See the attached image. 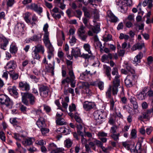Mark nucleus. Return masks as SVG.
Returning <instances> with one entry per match:
<instances>
[{"label":"nucleus","instance_id":"nucleus-51","mask_svg":"<svg viewBox=\"0 0 153 153\" xmlns=\"http://www.w3.org/2000/svg\"><path fill=\"white\" fill-rule=\"evenodd\" d=\"M40 128L42 134L44 135L48 133L49 131V129L46 128L45 127H43Z\"/></svg>","mask_w":153,"mask_h":153},{"label":"nucleus","instance_id":"nucleus-49","mask_svg":"<svg viewBox=\"0 0 153 153\" xmlns=\"http://www.w3.org/2000/svg\"><path fill=\"white\" fill-rule=\"evenodd\" d=\"M130 38L129 36L123 33H120L119 38L120 39H124L125 40H127Z\"/></svg>","mask_w":153,"mask_h":153},{"label":"nucleus","instance_id":"nucleus-45","mask_svg":"<svg viewBox=\"0 0 153 153\" xmlns=\"http://www.w3.org/2000/svg\"><path fill=\"white\" fill-rule=\"evenodd\" d=\"M70 40L69 41V43L71 46H73L76 43V39L75 37L73 36H72L71 37V36L69 37Z\"/></svg>","mask_w":153,"mask_h":153},{"label":"nucleus","instance_id":"nucleus-1","mask_svg":"<svg viewBox=\"0 0 153 153\" xmlns=\"http://www.w3.org/2000/svg\"><path fill=\"white\" fill-rule=\"evenodd\" d=\"M118 70L116 68H114L112 71V74L113 75H116L115 77L113 80V92L114 94H116L117 91V87L120 86V80L119 78L120 75L118 74Z\"/></svg>","mask_w":153,"mask_h":153},{"label":"nucleus","instance_id":"nucleus-19","mask_svg":"<svg viewBox=\"0 0 153 153\" xmlns=\"http://www.w3.org/2000/svg\"><path fill=\"white\" fill-rule=\"evenodd\" d=\"M5 99L4 101V103H2V104L5 105L7 107L9 108H12L13 104V101L10 100L7 96H6Z\"/></svg>","mask_w":153,"mask_h":153},{"label":"nucleus","instance_id":"nucleus-3","mask_svg":"<svg viewBox=\"0 0 153 153\" xmlns=\"http://www.w3.org/2000/svg\"><path fill=\"white\" fill-rule=\"evenodd\" d=\"M132 4V0H118L116 3L117 5L120 8V11L123 13H126L127 9L128 6H130Z\"/></svg>","mask_w":153,"mask_h":153},{"label":"nucleus","instance_id":"nucleus-39","mask_svg":"<svg viewBox=\"0 0 153 153\" xmlns=\"http://www.w3.org/2000/svg\"><path fill=\"white\" fill-rule=\"evenodd\" d=\"M152 0H145L143 1V5L144 7H145L148 4V7L151 8L152 6Z\"/></svg>","mask_w":153,"mask_h":153},{"label":"nucleus","instance_id":"nucleus-40","mask_svg":"<svg viewBox=\"0 0 153 153\" xmlns=\"http://www.w3.org/2000/svg\"><path fill=\"white\" fill-rule=\"evenodd\" d=\"M10 123L12 124L14 126H16L17 127H19L18 126L19 124V123L17 120V118H11L10 120Z\"/></svg>","mask_w":153,"mask_h":153},{"label":"nucleus","instance_id":"nucleus-32","mask_svg":"<svg viewBox=\"0 0 153 153\" xmlns=\"http://www.w3.org/2000/svg\"><path fill=\"white\" fill-rule=\"evenodd\" d=\"M113 85L112 86H110L109 88H108V89L107 91V92H106V96L107 97L109 98H111V90H112V93L114 95H115L117 94V92H118V87H117V94H113Z\"/></svg>","mask_w":153,"mask_h":153},{"label":"nucleus","instance_id":"nucleus-35","mask_svg":"<svg viewBox=\"0 0 153 153\" xmlns=\"http://www.w3.org/2000/svg\"><path fill=\"white\" fill-rule=\"evenodd\" d=\"M105 74L106 75L108 78L109 80H111V76L110 72L111 70V68L109 66L105 65Z\"/></svg>","mask_w":153,"mask_h":153},{"label":"nucleus","instance_id":"nucleus-62","mask_svg":"<svg viewBox=\"0 0 153 153\" xmlns=\"http://www.w3.org/2000/svg\"><path fill=\"white\" fill-rule=\"evenodd\" d=\"M38 6L35 3H33L30 4L29 6V7L31 9L33 10H36V8Z\"/></svg>","mask_w":153,"mask_h":153},{"label":"nucleus","instance_id":"nucleus-48","mask_svg":"<svg viewBox=\"0 0 153 153\" xmlns=\"http://www.w3.org/2000/svg\"><path fill=\"white\" fill-rule=\"evenodd\" d=\"M24 25L21 23H18L16 26V28L19 31L21 32L23 30Z\"/></svg>","mask_w":153,"mask_h":153},{"label":"nucleus","instance_id":"nucleus-36","mask_svg":"<svg viewBox=\"0 0 153 153\" xmlns=\"http://www.w3.org/2000/svg\"><path fill=\"white\" fill-rule=\"evenodd\" d=\"M8 90L9 92L11 94L12 93L13 94L15 95H17L18 94L17 89L16 86H14L12 87H9L8 88Z\"/></svg>","mask_w":153,"mask_h":153},{"label":"nucleus","instance_id":"nucleus-46","mask_svg":"<svg viewBox=\"0 0 153 153\" xmlns=\"http://www.w3.org/2000/svg\"><path fill=\"white\" fill-rule=\"evenodd\" d=\"M16 144L18 147V148L16 149V151H19L20 153H21L22 151H23L24 152H26V149L22 147L20 143H18L17 142L16 143Z\"/></svg>","mask_w":153,"mask_h":153},{"label":"nucleus","instance_id":"nucleus-37","mask_svg":"<svg viewBox=\"0 0 153 153\" xmlns=\"http://www.w3.org/2000/svg\"><path fill=\"white\" fill-rule=\"evenodd\" d=\"M83 48L85 50L88 52L89 54H92L91 51V46L88 43H85L83 45Z\"/></svg>","mask_w":153,"mask_h":153},{"label":"nucleus","instance_id":"nucleus-30","mask_svg":"<svg viewBox=\"0 0 153 153\" xmlns=\"http://www.w3.org/2000/svg\"><path fill=\"white\" fill-rule=\"evenodd\" d=\"M89 74L91 75L92 74H91L90 71L86 69L85 71L80 74L79 78L81 79L85 80V77Z\"/></svg>","mask_w":153,"mask_h":153},{"label":"nucleus","instance_id":"nucleus-44","mask_svg":"<svg viewBox=\"0 0 153 153\" xmlns=\"http://www.w3.org/2000/svg\"><path fill=\"white\" fill-rule=\"evenodd\" d=\"M145 96L146 94L145 93V91H143L137 95V98L140 100H142L145 99Z\"/></svg>","mask_w":153,"mask_h":153},{"label":"nucleus","instance_id":"nucleus-20","mask_svg":"<svg viewBox=\"0 0 153 153\" xmlns=\"http://www.w3.org/2000/svg\"><path fill=\"white\" fill-rule=\"evenodd\" d=\"M107 14L108 17L111 19V22H115L117 21V18L114 15L111 11H108Z\"/></svg>","mask_w":153,"mask_h":153},{"label":"nucleus","instance_id":"nucleus-63","mask_svg":"<svg viewBox=\"0 0 153 153\" xmlns=\"http://www.w3.org/2000/svg\"><path fill=\"white\" fill-rule=\"evenodd\" d=\"M108 123L110 125H115V120H114L113 117H110Z\"/></svg>","mask_w":153,"mask_h":153},{"label":"nucleus","instance_id":"nucleus-29","mask_svg":"<svg viewBox=\"0 0 153 153\" xmlns=\"http://www.w3.org/2000/svg\"><path fill=\"white\" fill-rule=\"evenodd\" d=\"M112 58V54L109 53L108 54H104L101 57V60L102 62H104L106 60L108 59H111Z\"/></svg>","mask_w":153,"mask_h":153},{"label":"nucleus","instance_id":"nucleus-61","mask_svg":"<svg viewBox=\"0 0 153 153\" xmlns=\"http://www.w3.org/2000/svg\"><path fill=\"white\" fill-rule=\"evenodd\" d=\"M76 109V106L74 104H72L71 105H69V109L70 112H72L75 111Z\"/></svg>","mask_w":153,"mask_h":153},{"label":"nucleus","instance_id":"nucleus-26","mask_svg":"<svg viewBox=\"0 0 153 153\" xmlns=\"http://www.w3.org/2000/svg\"><path fill=\"white\" fill-rule=\"evenodd\" d=\"M16 62L13 60H11L7 63L6 68L7 69H13L16 68Z\"/></svg>","mask_w":153,"mask_h":153},{"label":"nucleus","instance_id":"nucleus-42","mask_svg":"<svg viewBox=\"0 0 153 153\" xmlns=\"http://www.w3.org/2000/svg\"><path fill=\"white\" fill-rule=\"evenodd\" d=\"M143 54L142 52L139 53L134 58V61L136 62L140 63V59L142 58Z\"/></svg>","mask_w":153,"mask_h":153},{"label":"nucleus","instance_id":"nucleus-38","mask_svg":"<svg viewBox=\"0 0 153 153\" xmlns=\"http://www.w3.org/2000/svg\"><path fill=\"white\" fill-rule=\"evenodd\" d=\"M56 121L57 124L59 125H63L66 124V122L64 119L62 117L57 118L56 119Z\"/></svg>","mask_w":153,"mask_h":153},{"label":"nucleus","instance_id":"nucleus-25","mask_svg":"<svg viewBox=\"0 0 153 153\" xmlns=\"http://www.w3.org/2000/svg\"><path fill=\"white\" fill-rule=\"evenodd\" d=\"M2 42V43L0 45V48L4 50H6L7 46L8 44L9 39L4 37V39H3Z\"/></svg>","mask_w":153,"mask_h":153},{"label":"nucleus","instance_id":"nucleus-52","mask_svg":"<svg viewBox=\"0 0 153 153\" xmlns=\"http://www.w3.org/2000/svg\"><path fill=\"white\" fill-rule=\"evenodd\" d=\"M104 83L103 82L98 80L97 85L100 90H102L104 88Z\"/></svg>","mask_w":153,"mask_h":153},{"label":"nucleus","instance_id":"nucleus-54","mask_svg":"<svg viewBox=\"0 0 153 153\" xmlns=\"http://www.w3.org/2000/svg\"><path fill=\"white\" fill-rule=\"evenodd\" d=\"M117 128V126L116 125H113L110 129V132L112 134H115L116 132Z\"/></svg>","mask_w":153,"mask_h":153},{"label":"nucleus","instance_id":"nucleus-43","mask_svg":"<svg viewBox=\"0 0 153 153\" xmlns=\"http://www.w3.org/2000/svg\"><path fill=\"white\" fill-rule=\"evenodd\" d=\"M142 115L143 118L145 119H148L149 117L152 116V114H151V111L149 109L147 110L146 112L143 113Z\"/></svg>","mask_w":153,"mask_h":153},{"label":"nucleus","instance_id":"nucleus-56","mask_svg":"<svg viewBox=\"0 0 153 153\" xmlns=\"http://www.w3.org/2000/svg\"><path fill=\"white\" fill-rule=\"evenodd\" d=\"M153 131V128L152 127H147L146 130V133L148 135L151 134Z\"/></svg>","mask_w":153,"mask_h":153},{"label":"nucleus","instance_id":"nucleus-5","mask_svg":"<svg viewBox=\"0 0 153 153\" xmlns=\"http://www.w3.org/2000/svg\"><path fill=\"white\" fill-rule=\"evenodd\" d=\"M48 151H51V153H59L64 151V149L62 148H58L56 145L54 143L49 144L48 146Z\"/></svg>","mask_w":153,"mask_h":153},{"label":"nucleus","instance_id":"nucleus-47","mask_svg":"<svg viewBox=\"0 0 153 153\" xmlns=\"http://www.w3.org/2000/svg\"><path fill=\"white\" fill-rule=\"evenodd\" d=\"M91 29L94 33H97L99 32L100 30V25H97L95 26L92 27Z\"/></svg>","mask_w":153,"mask_h":153},{"label":"nucleus","instance_id":"nucleus-18","mask_svg":"<svg viewBox=\"0 0 153 153\" xmlns=\"http://www.w3.org/2000/svg\"><path fill=\"white\" fill-rule=\"evenodd\" d=\"M126 68L128 73H130L131 74V75H132L134 78H137V76L134 74V70L130 64H126Z\"/></svg>","mask_w":153,"mask_h":153},{"label":"nucleus","instance_id":"nucleus-11","mask_svg":"<svg viewBox=\"0 0 153 153\" xmlns=\"http://www.w3.org/2000/svg\"><path fill=\"white\" fill-rule=\"evenodd\" d=\"M48 25L47 23L44 25L43 27V30L44 32L43 38V39L44 42H50L49 37V33L48 30Z\"/></svg>","mask_w":153,"mask_h":153},{"label":"nucleus","instance_id":"nucleus-60","mask_svg":"<svg viewBox=\"0 0 153 153\" xmlns=\"http://www.w3.org/2000/svg\"><path fill=\"white\" fill-rule=\"evenodd\" d=\"M120 134L119 133L117 134H113V135L111 136V137L114 140L117 141L119 140V137L120 136Z\"/></svg>","mask_w":153,"mask_h":153},{"label":"nucleus","instance_id":"nucleus-53","mask_svg":"<svg viewBox=\"0 0 153 153\" xmlns=\"http://www.w3.org/2000/svg\"><path fill=\"white\" fill-rule=\"evenodd\" d=\"M45 142L42 139H40V140H36L35 142V144H37L38 145L40 146H42L44 145V144H45L46 143H44Z\"/></svg>","mask_w":153,"mask_h":153},{"label":"nucleus","instance_id":"nucleus-14","mask_svg":"<svg viewBox=\"0 0 153 153\" xmlns=\"http://www.w3.org/2000/svg\"><path fill=\"white\" fill-rule=\"evenodd\" d=\"M83 107L87 111L93 108L95 106L94 103L88 101H85L83 103Z\"/></svg>","mask_w":153,"mask_h":153},{"label":"nucleus","instance_id":"nucleus-59","mask_svg":"<svg viewBox=\"0 0 153 153\" xmlns=\"http://www.w3.org/2000/svg\"><path fill=\"white\" fill-rule=\"evenodd\" d=\"M94 40L95 42L96 43L97 46H98V45H100V46H102V45L99 41V40L97 36L95 35L94 36Z\"/></svg>","mask_w":153,"mask_h":153},{"label":"nucleus","instance_id":"nucleus-17","mask_svg":"<svg viewBox=\"0 0 153 153\" xmlns=\"http://www.w3.org/2000/svg\"><path fill=\"white\" fill-rule=\"evenodd\" d=\"M131 75H128L125 80V84L127 87H131L133 85V80L134 79Z\"/></svg>","mask_w":153,"mask_h":153},{"label":"nucleus","instance_id":"nucleus-4","mask_svg":"<svg viewBox=\"0 0 153 153\" xmlns=\"http://www.w3.org/2000/svg\"><path fill=\"white\" fill-rule=\"evenodd\" d=\"M85 27L83 25H81L78 29L77 33L79 38L82 41H85L88 35L86 33Z\"/></svg>","mask_w":153,"mask_h":153},{"label":"nucleus","instance_id":"nucleus-15","mask_svg":"<svg viewBox=\"0 0 153 153\" xmlns=\"http://www.w3.org/2000/svg\"><path fill=\"white\" fill-rule=\"evenodd\" d=\"M42 34L41 33L34 34L30 38H29L27 41L30 42L34 41L35 42H38L41 41Z\"/></svg>","mask_w":153,"mask_h":153},{"label":"nucleus","instance_id":"nucleus-41","mask_svg":"<svg viewBox=\"0 0 153 153\" xmlns=\"http://www.w3.org/2000/svg\"><path fill=\"white\" fill-rule=\"evenodd\" d=\"M73 142L69 138H68L65 140L64 144L65 146L67 148H70L71 147Z\"/></svg>","mask_w":153,"mask_h":153},{"label":"nucleus","instance_id":"nucleus-50","mask_svg":"<svg viewBox=\"0 0 153 153\" xmlns=\"http://www.w3.org/2000/svg\"><path fill=\"white\" fill-rule=\"evenodd\" d=\"M33 57L34 59H39L40 58V56L38 53L35 51H33L32 53Z\"/></svg>","mask_w":153,"mask_h":153},{"label":"nucleus","instance_id":"nucleus-55","mask_svg":"<svg viewBox=\"0 0 153 153\" xmlns=\"http://www.w3.org/2000/svg\"><path fill=\"white\" fill-rule=\"evenodd\" d=\"M30 14V13H25V16L24 18V19L27 23L30 22V19H29Z\"/></svg>","mask_w":153,"mask_h":153},{"label":"nucleus","instance_id":"nucleus-9","mask_svg":"<svg viewBox=\"0 0 153 153\" xmlns=\"http://www.w3.org/2000/svg\"><path fill=\"white\" fill-rule=\"evenodd\" d=\"M68 75L69 76L67 77L68 78L69 81H70L71 86L72 88H74L76 84L75 77L72 69L69 70Z\"/></svg>","mask_w":153,"mask_h":153},{"label":"nucleus","instance_id":"nucleus-57","mask_svg":"<svg viewBox=\"0 0 153 153\" xmlns=\"http://www.w3.org/2000/svg\"><path fill=\"white\" fill-rule=\"evenodd\" d=\"M92 55V53L88 54H85L84 53H83L82 55H81L80 57L85 59H88L91 57Z\"/></svg>","mask_w":153,"mask_h":153},{"label":"nucleus","instance_id":"nucleus-24","mask_svg":"<svg viewBox=\"0 0 153 153\" xmlns=\"http://www.w3.org/2000/svg\"><path fill=\"white\" fill-rule=\"evenodd\" d=\"M130 102L133 105V107L134 109H137L138 108V105L136 101V98L134 97L131 96L129 98Z\"/></svg>","mask_w":153,"mask_h":153},{"label":"nucleus","instance_id":"nucleus-8","mask_svg":"<svg viewBox=\"0 0 153 153\" xmlns=\"http://www.w3.org/2000/svg\"><path fill=\"white\" fill-rule=\"evenodd\" d=\"M51 13L53 17L56 19H60L61 15H63L64 14L63 12L57 7H54Z\"/></svg>","mask_w":153,"mask_h":153},{"label":"nucleus","instance_id":"nucleus-2","mask_svg":"<svg viewBox=\"0 0 153 153\" xmlns=\"http://www.w3.org/2000/svg\"><path fill=\"white\" fill-rule=\"evenodd\" d=\"M94 116L97 123L100 124L102 123L103 120L106 117L107 114L105 112L98 110L94 112Z\"/></svg>","mask_w":153,"mask_h":153},{"label":"nucleus","instance_id":"nucleus-64","mask_svg":"<svg viewBox=\"0 0 153 153\" xmlns=\"http://www.w3.org/2000/svg\"><path fill=\"white\" fill-rule=\"evenodd\" d=\"M7 5L8 7H12L14 3V0H7Z\"/></svg>","mask_w":153,"mask_h":153},{"label":"nucleus","instance_id":"nucleus-27","mask_svg":"<svg viewBox=\"0 0 153 153\" xmlns=\"http://www.w3.org/2000/svg\"><path fill=\"white\" fill-rule=\"evenodd\" d=\"M84 123L77 124L76 128L78 133L79 135L82 137L84 135V134L81 131L82 130L83 127L84 126Z\"/></svg>","mask_w":153,"mask_h":153},{"label":"nucleus","instance_id":"nucleus-16","mask_svg":"<svg viewBox=\"0 0 153 153\" xmlns=\"http://www.w3.org/2000/svg\"><path fill=\"white\" fill-rule=\"evenodd\" d=\"M89 85L87 82H83L82 83V86H80V88L85 90V92L89 96L92 95V92L89 89Z\"/></svg>","mask_w":153,"mask_h":153},{"label":"nucleus","instance_id":"nucleus-12","mask_svg":"<svg viewBox=\"0 0 153 153\" xmlns=\"http://www.w3.org/2000/svg\"><path fill=\"white\" fill-rule=\"evenodd\" d=\"M30 85L25 81H21L19 83V87L23 91H28L30 89Z\"/></svg>","mask_w":153,"mask_h":153},{"label":"nucleus","instance_id":"nucleus-13","mask_svg":"<svg viewBox=\"0 0 153 153\" xmlns=\"http://www.w3.org/2000/svg\"><path fill=\"white\" fill-rule=\"evenodd\" d=\"M35 140V139L34 137H29L24 139L22 143L25 146H26L32 145Z\"/></svg>","mask_w":153,"mask_h":153},{"label":"nucleus","instance_id":"nucleus-31","mask_svg":"<svg viewBox=\"0 0 153 153\" xmlns=\"http://www.w3.org/2000/svg\"><path fill=\"white\" fill-rule=\"evenodd\" d=\"M62 39L59 38L57 39V44L58 46H62V45L64 41L65 40V36L64 33L63 32H62Z\"/></svg>","mask_w":153,"mask_h":153},{"label":"nucleus","instance_id":"nucleus-34","mask_svg":"<svg viewBox=\"0 0 153 153\" xmlns=\"http://www.w3.org/2000/svg\"><path fill=\"white\" fill-rule=\"evenodd\" d=\"M22 102L25 105H29L28 101L27 98V97L26 95V92L22 93Z\"/></svg>","mask_w":153,"mask_h":153},{"label":"nucleus","instance_id":"nucleus-7","mask_svg":"<svg viewBox=\"0 0 153 153\" xmlns=\"http://www.w3.org/2000/svg\"><path fill=\"white\" fill-rule=\"evenodd\" d=\"M44 43L48 49V59H50L53 56V48L51 43L50 41Z\"/></svg>","mask_w":153,"mask_h":153},{"label":"nucleus","instance_id":"nucleus-6","mask_svg":"<svg viewBox=\"0 0 153 153\" xmlns=\"http://www.w3.org/2000/svg\"><path fill=\"white\" fill-rule=\"evenodd\" d=\"M39 90L40 95L43 97H45L48 95L49 90L48 87L43 85H40Z\"/></svg>","mask_w":153,"mask_h":153},{"label":"nucleus","instance_id":"nucleus-28","mask_svg":"<svg viewBox=\"0 0 153 153\" xmlns=\"http://www.w3.org/2000/svg\"><path fill=\"white\" fill-rule=\"evenodd\" d=\"M17 48L14 43H12L10 45V51L12 53H15L17 51Z\"/></svg>","mask_w":153,"mask_h":153},{"label":"nucleus","instance_id":"nucleus-58","mask_svg":"<svg viewBox=\"0 0 153 153\" xmlns=\"http://www.w3.org/2000/svg\"><path fill=\"white\" fill-rule=\"evenodd\" d=\"M74 118L76 122L78 123L79 124H81V123H83L82 122V120L79 116L76 115L75 116Z\"/></svg>","mask_w":153,"mask_h":153},{"label":"nucleus","instance_id":"nucleus-33","mask_svg":"<svg viewBox=\"0 0 153 153\" xmlns=\"http://www.w3.org/2000/svg\"><path fill=\"white\" fill-rule=\"evenodd\" d=\"M9 75L10 77L13 80H16L19 77V74L15 72L13 70L10 71Z\"/></svg>","mask_w":153,"mask_h":153},{"label":"nucleus","instance_id":"nucleus-23","mask_svg":"<svg viewBox=\"0 0 153 153\" xmlns=\"http://www.w3.org/2000/svg\"><path fill=\"white\" fill-rule=\"evenodd\" d=\"M71 53V55L75 58L77 57H80L81 55L80 50L77 48L75 49H72Z\"/></svg>","mask_w":153,"mask_h":153},{"label":"nucleus","instance_id":"nucleus-21","mask_svg":"<svg viewBox=\"0 0 153 153\" xmlns=\"http://www.w3.org/2000/svg\"><path fill=\"white\" fill-rule=\"evenodd\" d=\"M35 51L38 53L42 52L43 54L45 52V48L44 46L41 44H39L35 47Z\"/></svg>","mask_w":153,"mask_h":153},{"label":"nucleus","instance_id":"nucleus-10","mask_svg":"<svg viewBox=\"0 0 153 153\" xmlns=\"http://www.w3.org/2000/svg\"><path fill=\"white\" fill-rule=\"evenodd\" d=\"M41 112V110H39L38 111V112L41 113V114L40 115L41 116H39V118L36 123L37 125L39 128H42L43 127H46V126L44 118L42 116V113Z\"/></svg>","mask_w":153,"mask_h":153},{"label":"nucleus","instance_id":"nucleus-22","mask_svg":"<svg viewBox=\"0 0 153 153\" xmlns=\"http://www.w3.org/2000/svg\"><path fill=\"white\" fill-rule=\"evenodd\" d=\"M26 95L28 99H29L30 103L31 105H33L35 102L36 98L31 93L26 92Z\"/></svg>","mask_w":153,"mask_h":153}]
</instances>
